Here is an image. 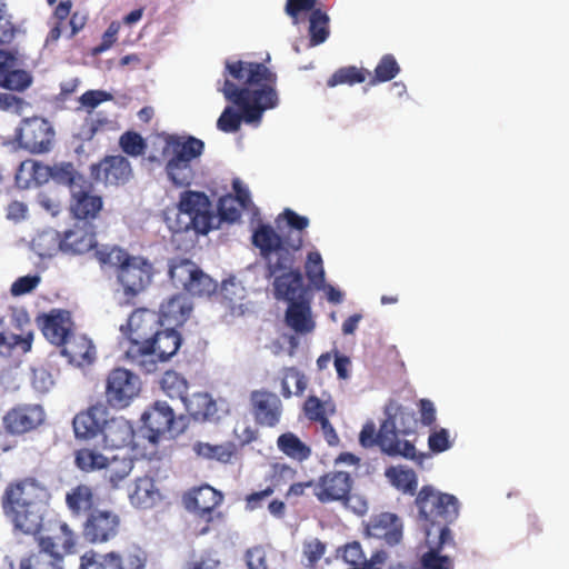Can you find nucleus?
I'll list each match as a JSON object with an SVG mask.
<instances>
[{"label": "nucleus", "instance_id": "obj_17", "mask_svg": "<svg viewBox=\"0 0 569 569\" xmlns=\"http://www.w3.org/2000/svg\"><path fill=\"white\" fill-rule=\"evenodd\" d=\"M46 419V413L40 405L23 403L9 409L2 423L6 432L11 436H23L38 429Z\"/></svg>", "mask_w": 569, "mask_h": 569}, {"label": "nucleus", "instance_id": "obj_9", "mask_svg": "<svg viewBox=\"0 0 569 569\" xmlns=\"http://www.w3.org/2000/svg\"><path fill=\"white\" fill-rule=\"evenodd\" d=\"M359 442L363 448L378 446L389 457H402L419 465L425 459V455L418 453L411 441L397 439L393 420H383L378 431L373 422H367L360 431Z\"/></svg>", "mask_w": 569, "mask_h": 569}, {"label": "nucleus", "instance_id": "obj_19", "mask_svg": "<svg viewBox=\"0 0 569 569\" xmlns=\"http://www.w3.org/2000/svg\"><path fill=\"white\" fill-rule=\"evenodd\" d=\"M90 176L104 186H121L129 181L132 168L129 160L120 154L106 156L98 163L90 166Z\"/></svg>", "mask_w": 569, "mask_h": 569}, {"label": "nucleus", "instance_id": "obj_1", "mask_svg": "<svg viewBox=\"0 0 569 569\" xmlns=\"http://www.w3.org/2000/svg\"><path fill=\"white\" fill-rule=\"evenodd\" d=\"M223 77L224 80L218 90L241 112L232 107H226L217 120V128L220 131L237 132L242 120L246 123H258L266 110L278 106L277 74L266 64L242 60L227 61Z\"/></svg>", "mask_w": 569, "mask_h": 569}, {"label": "nucleus", "instance_id": "obj_28", "mask_svg": "<svg viewBox=\"0 0 569 569\" xmlns=\"http://www.w3.org/2000/svg\"><path fill=\"white\" fill-rule=\"evenodd\" d=\"M193 306L182 293L173 295L160 306L159 317L162 326L176 329L183 326L192 312Z\"/></svg>", "mask_w": 569, "mask_h": 569}, {"label": "nucleus", "instance_id": "obj_43", "mask_svg": "<svg viewBox=\"0 0 569 569\" xmlns=\"http://www.w3.org/2000/svg\"><path fill=\"white\" fill-rule=\"evenodd\" d=\"M370 74V71L365 68H358L356 66L341 67L327 80V86L329 88L341 84L355 86L365 82Z\"/></svg>", "mask_w": 569, "mask_h": 569}, {"label": "nucleus", "instance_id": "obj_62", "mask_svg": "<svg viewBox=\"0 0 569 569\" xmlns=\"http://www.w3.org/2000/svg\"><path fill=\"white\" fill-rule=\"evenodd\" d=\"M422 569H451V560L447 556H440L437 549H429L421 558Z\"/></svg>", "mask_w": 569, "mask_h": 569}, {"label": "nucleus", "instance_id": "obj_11", "mask_svg": "<svg viewBox=\"0 0 569 569\" xmlns=\"http://www.w3.org/2000/svg\"><path fill=\"white\" fill-rule=\"evenodd\" d=\"M143 426L150 432L149 439L158 441L161 436L171 437L182 433L186 429L184 416L174 413V410L161 400L154 401L141 416Z\"/></svg>", "mask_w": 569, "mask_h": 569}, {"label": "nucleus", "instance_id": "obj_21", "mask_svg": "<svg viewBox=\"0 0 569 569\" xmlns=\"http://www.w3.org/2000/svg\"><path fill=\"white\" fill-rule=\"evenodd\" d=\"M108 416V408L102 403L92 405L78 412L72 420L76 438L90 440L101 435Z\"/></svg>", "mask_w": 569, "mask_h": 569}, {"label": "nucleus", "instance_id": "obj_29", "mask_svg": "<svg viewBox=\"0 0 569 569\" xmlns=\"http://www.w3.org/2000/svg\"><path fill=\"white\" fill-rule=\"evenodd\" d=\"M101 436L104 448L120 449L133 441L134 430L127 419L122 417H108Z\"/></svg>", "mask_w": 569, "mask_h": 569}, {"label": "nucleus", "instance_id": "obj_2", "mask_svg": "<svg viewBox=\"0 0 569 569\" xmlns=\"http://www.w3.org/2000/svg\"><path fill=\"white\" fill-rule=\"evenodd\" d=\"M252 244L259 249L266 262V277L273 278V296L291 303L312 298L310 284H306L299 268H293L296 253L302 248V238L280 237L270 226L261 223L252 233Z\"/></svg>", "mask_w": 569, "mask_h": 569}, {"label": "nucleus", "instance_id": "obj_7", "mask_svg": "<svg viewBox=\"0 0 569 569\" xmlns=\"http://www.w3.org/2000/svg\"><path fill=\"white\" fill-rule=\"evenodd\" d=\"M181 335L172 328L158 330L153 337L142 345H130L126 350V359L144 373L157 370L158 362L173 357L181 346Z\"/></svg>", "mask_w": 569, "mask_h": 569}, {"label": "nucleus", "instance_id": "obj_60", "mask_svg": "<svg viewBox=\"0 0 569 569\" xmlns=\"http://www.w3.org/2000/svg\"><path fill=\"white\" fill-rule=\"evenodd\" d=\"M326 552V545L319 539L306 541L302 547L303 558L307 560V566L313 568L317 562L323 557Z\"/></svg>", "mask_w": 569, "mask_h": 569}, {"label": "nucleus", "instance_id": "obj_50", "mask_svg": "<svg viewBox=\"0 0 569 569\" xmlns=\"http://www.w3.org/2000/svg\"><path fill=\"white\" fill-rule=\"evenodd\" d=\"M296 473V469L287 463H273L264 479L268 483L266 489H271L273 493L277 489L292 481Z\"/></svg>", "mask_w": 569, "mask_h": 569}, {"label": "nucleus", "instance_id": "obj_54", "mask_svg": "<svg viewBox=\"0 0 569 569\" xmlns=\"http://www.w3.org/2000/svg\"><path fill=\"white\" fill-rule=\"evenodd\" d=\"M290 379L295 381V395L297 396H301L306 391L308 386V379L300 370H298L296 367L284 368L282 370L281 395L286 399L291 398L293 393L288 383Z\"/></svg>", "mask_w": 569, "mask_h": 569}, {"label": "nucleus", "instance_id": "obj_49", "mask_svg": "<svg viewBox=\"0 0 569 569\" xmlns=\"http://www.w3.org/2000/svg\"><path fill=\"white\" fill-rule=\"evenodd\" d=\"M400 72V66L396 58L387 53L381 57L377 67L375 68L373 76L369 80L370 86L387 82L396 78Z\"/></svg>", "mask_w": 569, "mask_h": 569}, {"label": "nucleus", "instance_id": "obj_47", "mask_svg": "<svg viewBox=\"0 0 569 569\" xmlns=\"http://www.w3.org/2000/svg\"><path fill=\"white\" fill-rule=\"evenodd\" d=\"M116 569H146L148 562L147 552L139 546L116 551Z\"/></svg>", "mask_w": 569, "mask_h": 569}, {"label": "nucleus", "instance_id": "obj_4", "mask_svg": "<svg viewBox=\"0 0 569 569\" xmlns=\"http://www.w3.org/2000/svg\"><path fill=\"white\" fill-rule=\"evenodd\" d=\"M100 264L112 267L118 283L127 299H133L143 292L156 274L153 263L141 254H131L119 246H103L96 251Z\"/></svg>", "mask_w": 569, "mask_h": 569}, {"label": "nucleus", "instance_id": "obj_46", "mask_svg": "<svg viewBox=\"0 0 569 569\" xmlns=\"http://www.w3.org/2000/svg\"><path fill=\"white\" fill-rule=\"evenodd\" d=\"M81 179L84 178L78 172L73 162L60 161L52 163V181L57 184L67 186L72 191L73 187L80 184Z\"/></svg>", "mask_w": 569, "mask_h": 569}, {"label": "nucleus", "instance_id": "obj_35", "mask_svg": "<svg viewBox=\"0 0 569 569\" xmlns=\"http://www.w3.org/2000/svg\"><path fill=\"white\" fill-rule=\"evenodd\" d=\"M31 176L36 184H44L52 180V164H46L34 160H24L16 172V183L20 188L30 187V178H22V173Z\"/></svg>", "mask_w": 569, "mask_h": 569}, {"label": "nucleus", "instance_id": "obj_63", "mask_svg": "<svg viewBox=\"0 0 569 569\" xmlns=\"http://www.w3.org/2000/svg\"><path fill=\"white\" fill-rule=\"evenodd\" d=\"M318 0H287L284 6V12L291 18L293 24H298L300 21V14L311 10Z\"/></svg>", "mask_w": 569, "mask_h": 569}, {"label": "nucleus", "instance_id": "obj_34", "mask_svg": "<svg viewBox=\"0 0 569 569\" xmlns=\"http://www.w3.org/2000/svg\"><path fill=\"white\" fill-rule=\"evenodd\" d=\"M66 505L73 517H82L96 510L94 493L91 487L78 485L66 495Z\"/></svg>", "mask_w": 569, "mask_h": 569}, {"label": "nucleus", "instance_id": "obj_31", "mask_svg": "<svg viewBox=\"0 0 569 569\" xmlns=\"http://www.w3.org/2000/svg\"><path fill=\"white\" fill-rule=\"evenodd\" d=\"M129 500L134 508L147 510L157 506L161 500V493L154 480L144 476L136 479L133 489L129 492Z\"/></svg>", "mask_w": 569, "mask_h": 569}, {"label": "nucleus", "instance_id": "obj_5", "mask_svg": "<svg viewBox=\"0 0 569 569\" xmlns=\"http://www.w3.org/2000/svg\"><path fill=\"white\" fill-rule=\"evenodd\" d=\"M177 210L174 219L167 217L168 227L172 232L192 230L197 234L204 236L218 227L211 201L202 191H182L179 196Z\"/></svg>", "mask_w": 569, "mask_h": 569}, {"label": "nucleus", "instance_id": "obj_57", "mask_svg": "<svg viewBox=\"0 0 569 569\" xmlns=\"http://www.w3.org/2000/svg\"><path fill=\"white\" fill-rule=\"evenodd\" d=\"M216 282L198 268L186 291L191 296L208 297L216 291Z\"/></svg>", "mask_w": 569, "mask_h": 569}, {"label": "nucleus", "instance_id": "obj_30", "mask_svg": "<svg viewBox=\"0 0 569 569\" xmlns=\"http://www.w3.org/2000/svg\"><path fill=\"white\" fill-rule=\"evenodd\" d=\"M61 347V355L79 367L91 365L96 359V348L83 335L73 333Z\"/></svg>", "mask_w": 569, "mask_h": 569}, {"label": "nucleus", "instance_id": "obj_23", "mask_svg": "<svg viewBox=\"0 0 569 569\" xmlns=\"http://www.w3.org/2000/svg\"><path fill=\"white\" fill-rule=\"evenodd\" d=\"M403 523L392 512H380L370 517L366 532L368 536L383 540L388 546H396L402 539Z\"/></svg>", "mask_w": 569, "mask_h": 569}, {"label": "nucleus", "instance_id": "obj_16", "mask_svg": "<svg viewBox=\"0 0 569 569\" xmlns=\"http://www.w3.org/2000/svg\"><path fill=\"white\" fill-rule=\"evenodd\" d=\"M102 209V197L96 193L92 182L87 179H81L80 184L70 191L69 212L74 220L92 223Z\"/></svg>", "mask_w": 569, "mask_h": 569}, {"label": "nucleus", "instance_id": "obj_15", "mask_svg": "<svg viewBox=\"0 0 569 569\" xmlns=\"http://www.w3.org/2000/svg\"><path fill=\"white\" fill-rule=\"evenodd\" d=\"M121 530V518L111 509H96L89 512L82 523L81 535L91 545L113 540Z\"/></svg>", "mask_w": 569, "mask_h": 569}, {"label": "nucleus", "instance_id": "obj_32", "mask_svg": "<svg viewBox=\"0 0 569 569\" xmlns=\"http://www.w3.org/2000/svg\"><path fill=\"white\" fill-rule=\"evenodd\" d=\"M311 300L312 298H308L288 305L286 322L297 333H308L315 328L311 318Z\"/></svg>", "mask_w": 569, "mask_h": 569}, {"label": "nucleus", "instance_id": "obj_3", "mask_svg": "<svg viewBox=\"0 0 569 569\" xmlns=\"http://www.w3.org/2000/svg\"><path fill=\"white\" fill-rule=\"evenodd\" d=\"M50 500L48 488L28 476L9 481L1 495V509L16 531L38 536Z\"/></svg>", "mask_w": 569, "mask_h": 569}, {"label": "nucleus", "instance_id": "obj_37", "mask_svg": "<svg viewBox=\"0 0 569 569\" xmlns=\"http://www.w3.org/2000/svg\"><path fill=\"white\" fill-rule=\"evenodd\" d=\"M186 411L194 420H209L217 412L216 401L207 392H196L183 400Z\"/></svg>", "mask_w": 569, "mask_h": 569}, {"label": "nucleus", "instance_id": "obj_61", "mask_svg": "<svg viewBox=\"0 0 569 569\" xmlns=\"http://www.w3.org/2000/svg\"><path fill=\"white\" fill-rule=\"evenodd\" d=\"M341 558L353 568L362 567L366 561V556L358 541L347 543L342 550Z\"/></svg>", "mask_w": 569, "mask_h": 569}, {"label": "nucleus", "instance_id": "obj_53", "mask_svg": "<svg viewBox=\"0 0 569 569\" xmlns=\"http://www.w3.org/2000/svg\"><path fill=\"white\" fill-rule=\"evenodd\" d=\"M119 147L127 156L138 158L144 156L148 144L140 133L128 130L120 136Z\"/></svg>", "mask_w": 569, "mask_h": 569}, {"label": "nucleus", "instance_id": "obj_22", "mask_svg": "<svg viewBox=\"0 0 569 569\" xmlns=\"http://www.w3.org/2000/svg\"><path fill=\"white\" fill-rule=\"evenodd\" d=\"M252 415L260 426L274 427L282 413V403L279 397L268 390H253L250 395Z\"/></svg>", "mask_w": 569, "mask_h": 569}, {"label": "nucleus", "instance_id": "obj_14", "mask_svg": "<svg viewBox=\"0 0 569 569\" xmlns=\"http://www.w3.org/2000/svg\"><path fill=\"white\" fill-rule=\"evenodd\" d=\"M141 382L137 375L124 368L112 369L106 381V400L114 409L127 408L139 396Z\"/></svg>", "mask_w": 569, "mask_h": 569}, {"label": "nucleus", "instance_id": "obj_20", "mask_svg": "<svg viewBox=\"0 0 569 569\" xmlns=\"http://www.w3.org/2000/svg\"><path fill=\"white\" fill-rule=\"evenodd\" d=\"M59 248L68 254H84L98 248L97 231L93 223L77 221L72 228L66 230L60 238Z\"/></svg>", "mask_w": 569, "mask_h": 569}, {"label": "nucleus", "instance_id": "obj_10", "mask_svg": "<svg viewBox=\"0 0 569 569\" xmlns=\"http://www.w3.org/2000/svg\"><path fill=\"white\" fill-rule=\"evenodd\" d=\"M419 515L432 526L436 523H450L459 512L458 499L449 493L437 491L432 486H423L416 497Z\"/></svg>", "mask_w": 569, "mask_h": 569}, {"label": "nucleus", "instance_id": "obj_38", "mask_svg": "<svg viewBox=\"0 0 569 569\" xmlns=\"http://www.w3.org/2000/svg\"><path fill=\"white\" fill-rule=\"evenodd\" d=\"M385 476L389 482L402 493L415 496L418 488L417 473L403 466H391L386 469Z\"/></svg>", "mask_w": 569, "mask_h": 569}, {"label": "nucleus", "instance_id": "obj_42", "mask_svg": "<svg viewBox=\"0 0 569 569\" xmlns=\"http://www.w3.org/2000/svg\"><path fill=\"white\" fill-rule=\"evenodd\" d=\"M160 388L170 399H179L183 402L188 396L189 383L182 375L174 370H167L160 379Z\"/></svg>", "mask_w": 569, "mask_h": 569}, {"label": "nucleus", "instance_id": "obj_6", "mask_svg": "<svg viewBox=\"0 0 569 569\" xmlns=\"http://www.w3.org/2000/svg\"><path fill=\"white\" fill-rule=\"evenodd\" d=\"M355 479L347 471L332 470L318 478L313 486V496L323 505L337 502L346 510L362 516L368 510L365 497L353 492Z\"/></svg>", "mask_w": 569, "mask_h": 569}, {"label": "nucleus", "instance_id": "obj_18", "mask_svg": "<svg viewBox=\"0 0 569 569\" xmlns=\"http://www.w3.org/2000/svg\"><path fill=\"white\" fill-rule=\"evenodd\" d=\"M162 327L159 315L148 308L136 309L120 327L121 332L129 339L130 345H142L150 340Z\"/></svg>", "mask_w": 569, "mask_h": 569}, {"label": "nucleus", "instance_id": "obj_13", "mask_svg": "<svg viewBox=\"0 0 569 569\" xmlns=\"http://www.w3.org/2000/svg\"><path fill=\"white\" fill-rule=\"evenodd\" d=\"M222 500L223 495L209 485H202L188 492L184 498L187 509L193 511L199 521L204 522V526L199 529V535L208 533L214 520L221 518V512L216 509Z\"/></svg>", "mask_w": 569, "mask_h": 569}, {"label": "nucleus", "instance_id": "obj_56", "mask_svg": "<svg viewBox=\"0 0 569 569\" xmlns=\"http://www.w3.org/2000/svg\"><path fill=\"white\" fill-rule=\"evenodd\" d=\"M385 420H393L396 422L397 439H400V436L412 433L417 423L415 413L403 407H398L395 415H388Z\"/></svg>", "mask_w": 569, "mask_h": 569}, {"label": "nucleus", "instance_id": "obj_64", "mask_svg": "<svg viewBox=\"0 0 569 569\" xmlns=\"http://www.w3.org/2000/svg\"><path fill=\"white\" fill-rule=\"evenodd\" d=\"M248 569H268L267 552L263 547L254 546L246 551Z\"/></svg>", "mask_w": 569, "mask_h": 569}, {"label": "nucleus", "instance_id": "obj_24", "mask_svg": "<svg viewBox=\"0 0 569 569\" xmlns=\"http://www.w3.org/2000/svg\"><path fill=\"white\" fill-rule=\"evenodd\" d=\"M72 1L71 0H61L53 9L52 19L54 20V26L50 29L48 33L47 41H57L62 34V27L66 20L69 19L70 32L68 33V38L72 39L78 32H80L86 23L87 16L72 10Z\"/></svg>", "mask_w": 569, "mask_h": 569}, {"label": "nucleus", "instance_id": "obj_59", "mask_svg": "<svg viewBox=\"0 0 569 569\" xmlns=\"http://www.w3.org/2000/svg\"><path fill=\"white\" fill-rule=\"evenodd\" d=\"M283 218L286 219L288 226L295 229L297 232H287L283 234H279L280 237H298L300 236L303 239V230L309 226V219L305 216H300L291 209H284L282 212Z\"/></svg>", "mask_w": 569, "mask_h": 569}, {"label": "nucleus", "instance_id": "obj_40", "mask_svg": "<svg viewBox=\"0 0 569 569\" xmlns=\"http://www.w3.org/2000/svg\"><path fill=\"white\" fill-rule=\"evenodd\" d=\"M108 457L103 456L93 447H82L74 452V463L84 472H93L104 469V467L108 466Z\"/></svg>", "mask_w": 569, "mask_h": 569}, {"label": "nucleus", "instance_id": "obj_27", "mask_svg": "<svg viewBox=\"0 0 569 569\" xmlns=\"http://www.w3.org/2000/svg\"><path fill=\"white\" fill-rule=\"evenodd\" d=\"M24 327H21L20 333L8 332L4 328L3 319H0V359H7L12 356L14 350L27 353L32 348L33 330L28 318L24 319Z\"/></svg>", "mask_w": 569, "mask_h": 569}, {"label": "nucleus", "instance_id": "obj_44", "mask_svg": "<svg viewBox=\"0 0 569 569\" xmlns=\"http://www.w3.org/2000/svg\"><path fill=\"white\" fill-rule=\"evenodd\" d=\"M198 268L194 262L188 259L172 260L169 264V277L176 287H182L187 290Z\"/></svg>", "mask_w": 569, "mask_h": 569}, {"label": "nucleus", "instance_id": "obj_48", "mask_svg": "<svg viewBox=\"0 0 569 569\" xmlns=\"http://www.w3.org/2000/svg\"><path fill=\"white\" fill-rule=\"evenodd\" d=\"M116 550L102 553L90 549L80 557L79 569H116Z\"/></svg>", "mask_w": 569, "mask_h": 569}, {"label": "nucleus", "instance_id": "obj_33", "mask_svg": "<svg viewBox=\"0 0 569 569\" xmlns=\"http://www.w3.org/2000/svg\"><path fill=\"white\" fill-rule=\"evenodd\" d=\"M192 451L199 459L227 465L232 461L236 455V445L231 441L219 445L196 441L192 445Z\"/></svg>", "mask_w": 569, "mask_h": 569}, {"label": "nucleus", "instance_id": "obj_51", "mask_svg": "<svg viewBox=\"0 0 569 569\" xmlns=\"http://www.w3.org/2000/svg\"><path fill=\"white\" fill-rule=\"evenodd\" d=\"M305 272L310 284L316 289H322L325 287L326 278L323 261L318 251H311L307 254Z\"/></svg>", "mask_w": 569, "mask_h": 569}, {"label": "nucleus", "instance_id": "obj_41", "mask_svg": "<svg viewBox=\"0 0 569 569\" xmlns=\"http://www.w3.org/2000/svg\"><path fill=\"white\" fill-rule=\"evenodd\" d=\"M309 17V41L310 46H319L329 37V16L316 6L310 10Z\"/></svg>", "mask_w": 569, "mask_h": 569}, {"label": "nucleus", "instance_id": "obj_58", "mask_svg": "<svg viewBox=\"0 0 569 569\" xmlns=\"http://www.w3.org/2000/svg\"><path fill=\"white\" fill-rule=\"evenodd\" d=\"M218 214L221 221L237 222L241 218V208L232 194L223 196L218 201Z\"/></svg>", "mask_w": 569, "mask_h": 569}, {"label": "nucleus", "instance_id": "obj_25", "mask_svg": "<svg viewBox=\"0 0 569 569\" xmlns=\"http://www.w3.org/2000/svg\"><path fill=\"white\" fill-rule=\"evenodd\" d=\"M73 322L69 311L51 310L42 317L43 336L53 345L61 347L72 335Z\"/></svg>", "mask_w": 569, "mask_h": 569}, {"label": "nucleus", "instance_id": "obj_39", "mask_svg": "<svg viewBox=\"0 0 569 569\" xmlns=\"http://www.w3.org/2000/svg\"><path fill=\"white\" fill-rule=\"evenodd\" d=\"M277 447L287 457L299 462L308 460L312 455L311 448L293 432L280 435L277 439Z\"/></svg>", "mask_w": 569, "mask_h": 569}, {"label": "nucleus", "instance_id": "obj_55", "mask_svg": "<svg viewBox=\"0 0 569 569\" xmlns=\"http://www.w3.org/2000/svg\"><path fill=\"white\" fill-rule=\"evenodd\" d=\"M56 527L58 532H54L52 536H40L39 538H50L56 542L54 551L57 548H61L64 552L70 553L73 551L76 546V533L64 521H57Z\"/></svg>", "mask_w": 569, "mask_h": 569}, {"label": "nucleus", "instance_id": "obj_45", "mask_svg": "<svg viewBox=\"0 0 569 569\" xmlns=\"http://www.w3.org/2000/svg\"><path fill=\"white\" fill-rule=\"evenodd\" d=\"M132 469L133 460L130 457H113L108 459V466L104 467V478L112 488H118L119 483L130 475Z\"/></svg>", "mask_w": 569, "mask_h": 569}, {"label": "nucleus", "instance_id": "obj_26", "mask_svg": "<svg viewBox=\"0 0 569 569\" xmlns=\"http://www.w3.org/2000/svg\"><path fill=\"white\" fill-rule=\"evenodd\" d=\"M40 549L20 561V569H63V558L54 551L56 542L50 538H38Z\"/></svg>", "mask_w": 569, "mask_h": 569}, {"label": "nucleus", "instance_id": "obj_8", "mask_svg": "<svg viewBox=\"0 0 569 569\" xmlns=\"http://www.w3.org/2000/svg\"><path fill=\"white\" fill-rule=\"evenodd\" d=\"M168 150L171 151V158L166 164L168 179L177 187L189 186L193 179L191 162L202 154L203 141L191 136H168L163 154Z\"/></svg>", "mask_w": 569, "mask_h": 569}, {"label": "nucleus", "instance_id": "obj_12", "mask_svg": "<svg viewBox=\"0 0 569 569\" xmlns=\"http://www.w3.org/2000/svg\"><path fill=\"white\" fill-rule=\"evenodd\" d=\"M53 139L51 123L41 117L22 119L14 133L19 147L34 154L50 151Z\"/></svg>", "mask_w": 569, "mask_h": 569}, {"label": "nucleus", "instance_id": "obj_36", "mask_svg": "<svg viewBox=\"0 0 569 569\" xmlns=\"http://www.w3.org/2000/svg\"><path fill=\"white\" fill-rule=\"evenodd\" d=\"M16 57L12 56V60L0 63V87L14 90L23 91L31 82V74L21 69H16Z\"/></svg>", "mask_w": 569, "mask_h": 569}, {"label": "nucleus", "instance_id": "obj_52", "mask_svg": "<svg viewBox=\"0 0 569 569\" xmlns=\"http://www.w3.org/2000/svg\"><path fill=\"white\" fill-rule=\"evenodd\" d=\"M303 412L308 420L315 422L321 417L333 416L336 405L331 400L322 401L317 396H309L303 403Z\"/></svg>", "mask_w": 569, "mask_h": 569}]
</instances>
